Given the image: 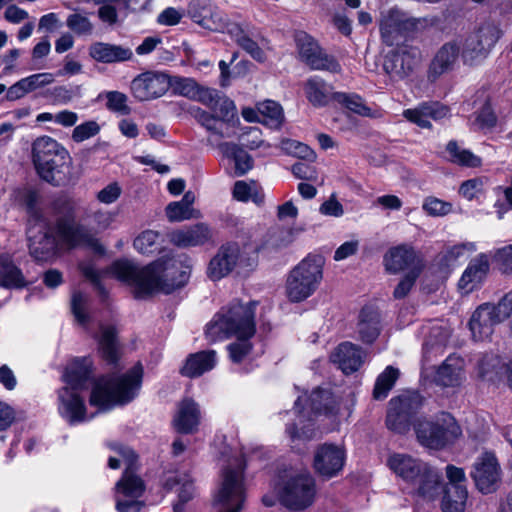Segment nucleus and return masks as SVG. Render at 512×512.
Returning <instances> with one entry per match:
<instances>
[{
	"instance_id": "338daca9",
	"label": "nucleus",
	"mask_w": 512,
	"mask_h": 512,
	"mask_svg": "<svg viewBox=\"0 0 512 512\" xmlns=\"http://www.w3.org/2000/svg\"><path fill=\"white\" fill-rule=\"evenodd\" d=\"M54 80V75L48 72L36 73L22 78L23 84L25 85L28 93L48 86L52 84Z\"/></svg>"
},
{
	"instance_id": "774afa93",
	"label": "nucleus",
	"mask_w": 512,
	"mask_h": 512,
	"mask_svg": "<svg viewBox=\"0 0 512 512\" xmlns=\"http://www.w3.org/2000/svg\"><path fill=\"white\" fill-rule=\"evenodd\" d=\"M492 258L501 272L512 273V244L496 249Z\"/></svg>"
},
{
	"instance_id": "0e129e2a",
	"label": "nucleus",
	"mask_w": 512,
	"mask_h": 512,
	"mask_svg": "<svg viewBox=\"0 0 512 512\" xmlns=\"http://www.w3.org/2000/svg\"><path fill=\"white\" fill-rule=\"evenodd\" d=\"M106 106L110 111L128 115L130 108L127 105V96L119 91H109L106 93Z\"/></svg>"
},
{
	"instance_id": "69168bd1",
	"label": "nucleus",
	"mask_w": 512,
	"mask_h": 512,
	"mask_svg": "<svg viewBox=\"0 0 512 512\" xmlns=\"http://www.w3.org/2000/svg\"><path fill=\"white\" fill-rule=\"evenodd\" d=\"M88 297L86 294L77 291L74 292L71 299V309L76 320L84 325L88 321V314L86 313V304Z\"/></svg>"
},
{
	"instance_id": "5fc2aeb1",
	"label": "nucleus",
	"mask_w": 512,
	"mask_h": 512,
	"mask_svg": "<svg viewBox=\"0 0 512 512\" xmlns=\"http://www.w3.org/2000/svg\"><path fill=\"white\" fill-rule=\"evenodd\" d=\"M399 377V370L393 366H387L377 377L373 395L375 399H384L394 386Z\"/></svg>"
},
{
	"instance_id": "c85d7f7f",
	"label": "nucleus",
	"mask_w": 512,
	"mask_h": 512,
	"mask_svg": "<svg viewBox=\"0 0 512 512\" xmlns=\"http://www.w3.org/2000/svg\"><path fill=\"white\" fill-rule=\"evenodd\" d=\"M478 374L486 381H497L507 378L512 388V361L505 362L497 354H485L478 362Z\"/></svg>"
},
{
	"instance_id": "c756f323",
	"label": "nucleus",
	"mask_w": 512,
	"mask_h": 512,
	"mask_svg": "<svg viewBox=\"0 0 512 512\" xmlns=\"http://www.w3.org/2000/svg\"><path fill=\"white\" fill-rule=\"evenodd\" d=\"M500 324L493 315L492 304L484 303L480 305L472 314L469 321V327L475 340H485L489 338L496 325Z\"/></svg>"
},
{
	"instance_id": "603ef678",
	"label": "nucleus",
	"mask_w": 512,
	"mask_h": 512,
	"mask_svg": "<svg viewBox=\"0 0 512 512\" xmlns=\"http://www.w3.org/2000/svg\"><path fill=\"white\" fill-rule=\"evenodd\" d=\"M260 119L265 125L277 129L284 120L283 109L281 105L272 100H266L258 104Z\"/></svg>"
},
{
	"instance_id": "473e14b6",
	"label": "nucleus",
	"mask_w": 512,
	"mask_h": 512,
	"mask_svg": "<svg viewBox=\"0 0 512 512\" xmlns=\"http://www.w3.org/2000/svg\"><path fill=\"white\" fill-rule=\"evenodd\" d=\"M416 253L412 245L399 244L387 250L383 257V264L389 273L397 274L409 268L415 261Z\"/></svg>"
},
{
	"instance_id": "a211bd4d",
	"label": "nucleus",
	"mask_w": 512,
	"mask_h": 512,
	"mask_svg": "<svg viewBox=\"0 0 512 512\" xmlns=\"http://www.w3.org/2000/svg\"><path fill=\"white\" fill-rule=\"evenodd\" d=\"M295 43L299 56L313 70H326L339 73L341 67L331 56L327 55L317 41L304 31L295 33Z\"/></svg>"
},
{
	"instance_id": "2f4dec72",
	"label": "nucleus",
	"mask_w": 512,
	"mask_h": 512,
	"mask_svg": "<svg viewBox=\"0 0 512 512\" xmlns=\"http://www.w3.org/2000/svg\"><path fill=\"white\" fill-rule=\"evenodd\" d=\"M227 34L255 61L262 63L266 60L265 49L268 47L266 40L262 39L260 42L254 40L239 24L228 25Z\"/></svg>"
},
{
	"instance_id": "0eeeda50",
	"label": "nucleus",
	"mask_w": 512,
	"mask_h": 512,
	"mask_svg": "<svg viewBox=\"0 0 512 512\" xmlns=\"http://www.w3.org/2000/svg\"><path fill=\"white\" fill-rule=\"evenodd\" d=\"M125 469L114 486L115 508L117 512H140L144 502L147 484L139 473L140 465L137 454L130 448H121Z\"/></svg>"
},
{
	"instance_id": "3c124183",
	"label": "nucleus",
	"mask_w": 512,
	"mask_h": 512,
	"mask_svg": "<svg viewBox=\"0 0 512 512\" xmlns=\"http://www.w3.org/2000/svg\"><path fill=\"white\" fill-rule=\"evenodd\" d=\"M99 348L102 357L110 364H115L119 358L118 342L116 331L111 326L101 327Z\"/></svg>"
},
{
	"instance_id": "2eb2a0df",
	"label": "nucleus",
	"mask_w": 512,
	"mask_h": 512,
	"mask_svg": "<svg viewBox=\"0 0 512 512\" xmlns=\"http://www.w3.org/2000/svg\"><path fill=\"white\" fill-rule=\"evenodd\" d=\"M420 21L396 8L381 13L379 30L383 43L387 46H399L417 30Z\"/></svg>"
},
{
	"instance_id": "680f3d73",
	"label": "nucleus",
	"mask_w": 512,
	"mask_h": 512,
	"mask_svg": "<svg viewBox=\"0 0 512 512\" xmlns=\"http://www.w3.org/2000/svg\"><path fill=\"white\" fill-rule=\"evenodd\" d=\"M447 338L448 333L446 330L439 325H433L429 328V336L423 344L424 354L427 355L434 348L441 352Z\"/></svg>"
},
{
	"instance_id": "412c9836",
	"label": "nucleus",
	"mask_w": 512,
	"mask_h": 512,
	"mask_svg": "<svg viewBox=\"0 0 512 512\" xmlns=\"http://www.w3.org/2000/svg\"><path fill=\"white\" fill-rule=\"evenodd\" d=\"M384 60V70L392 78L402 79L410 75L420 63L421 55L417 48L404 43L395 46Z\"/></svg>"
},
{
	"instance_id": "09e8293b",
	"label": "nucleus",
	"mask_w": 512,
	"mask_h": 512,
	"mask_svg": "<svg viewBox=\"0 0 512 512\" xmlns=\"http://www.w3.org/2000/svg\"><path fill=\"white\" fill-rule=\"evenodd\" d=\"M459 54V48L454 43L443 45L436 53L431 66L430 72L434 75H440L449 70L455 63Z\"/></svg>"
},
{
	"instance_id": "4be33fe9",
	"label": "nucleus",
	"mask_w": 512,
	"mask_h": 512,
	"mask_svg": "<svg viewBox=\"0 0 512 512\" xmlns=\"http://www.w3.org/2000/svg\"><path fill=\"white\" fill-rule=\"evenodd\" d=\"M213 234L209 225L197 223L166 233V239L179 248H191L205 245L212 240Z\"/></svg>"
},
{
	"instance_id": "7c9ffc66",
	"label": "nucleus",
	"mask_w": 512,
	"mask_h": 512,
	"mask_svg": "<svg viewBox=\"0 0 512 512\" xmlns=\"http://www.w3.org/2000/svg\"><path fill=\"white\" fill-rule=\"evenodd\" d=\"M446 476L449 480V483L444 487V490H450V492H454L455 496L458 497V500L456 501V505L453 508L449 505V502H446L444 506V512H464L466 500L468 497V492L465 485V472L462 468L448 465L446 467Z\"/></svg>"
},
{
	"instance_id": "a18cd8bd",
	"label": "nucleus",
	"mask_w": 512,
	"mask_h": 512,
	"mask_svg": "<svg viewBox=\"0 0 512 512\" xmlns=\"http://www.w3.org/2000/svg\"><path fill=\"white\" fill-rule=\"evenodd\" d=\"M380 333V317L376 310L365 307L361 310L357 324L358 338L364 343H372Z\"/></svg>"
},
{
	"instance_id": "37998d69",
	"label": "nucleus",
	"mask_w": 512,
	"mask_h": 512,
	"mask_svg": "<svg viewBox=\"0 0 512 512\" xmlns=\"http://www.w3.org/2000/svg\"><path fill=\"white\" fill-rule=\"evenodd\" d=\"M475 242H464L447 247L437 256V263L443 269H453L476 252Z\"/></svg>"
},
{
	"instance_id": "e2e57ef3",
	"label": "nucleus",
	"mask_w": 512,
	"mask_h": 512,
	"mask_svg": "<svg viewBox=\"0 0 512 512\" xmlns=\"http://www.w3.org/2000/svg\"><path fill=\"white\" fill-rule=\"evenodd\" d=\"M483 178H473L464 181L459 187V194L468 201L478 199L484 193Z\"/></svg>"
},
{
	"instance_id": "6e6d98bb",
	"label": "nucleus",
	"mask_w": 512,
	"mask_h": 512,
	"mask_svg": "<svg viewBox=\"0 0 512 512\" xmlns=\"http://www.w3.org/2000/svg\"><path fill=\"white\" fill-rule=\"evenodd\" d=\"M187 12L191 19L201 27H213V22L206 17L211 13L210 0H191Z\"/></svg>"
},
{
	"instance_id": "c03bdc74",
	"label": "nucleus",
	"mask_w": 512,
	"mask_h": 512,
	"mask_svg": "<svg viewBox=\"0 0 512 512\" xmlns=\"http://www.w3.org/2000/svg\"><path fill=\"white\" fill-rule=\"evenodd\" d=\"M217 147L225 159L234 163V174L236 176H242L252 169L253 160L251 156L237 144L222 142Z\"/></svg>"
},
{
	"instance_id": "49530a36",
	"label": "nucleus",
	"mask_w": 512,
	"mask_h": 512,
	"mask_svg": "<svg viewBox=\"0 0 512 512\" xmlns=\"http://www.w3.org/2000/svg\"><path fill=\"white\" fill-rule=\"evenodd\" d=\"M27 281L10 254L0 255V286L4 288H24Z\"/></svg>"
},
{
	"instance_id": "423d86ee",
	"label": "nucleus",
	"mask_w": 512,
	"mask_h": 512,
	"mask_svg": "<svg viewBox=\"0 0 512 512\" xmlns=\"http://www.w3.org/2000/svg\"><path fill=\"white\" fill-rule=\"evenodd\" d=\"M143 368L140 363L124 374H109L99 377L91 390L89 403L100 411L131 402L141 387Z\"/></svg>"
},
{
	"instance_id": "6e6552de",
	"label": "nucleus",
	"mask_w": 512,
	"mask_h": 512,
	"mask_svg": "<svg viewBox=\"0 0 512 512\" xmlns=\"http://www.w3.org/2000/svg\"><path fill=\"white\" fill-rule=\"evenodd\" d=\"M294 413L297 415L298 423L288 426L286 431L292 441L296 439L309 440L314 436V429L308 425H303L301 431L297 430L298 424H303L306 417L314 415H324L335 421L341 415L340 405L335 400L332 393L324 389L314 390L310 396L301 395L295 402Z\"/></svg>"
},
{
	"instance_id": "393cba45",
	"label": "nucleus",
	"mask_w": 512,
	"mask_h": 512,
	"mask_svg": "<svg viewBox=\"0 0 512 512\" xmlns=\"http://www.w3.org/2000/svg\"><path fill=\"white\" fill-rule=\"evenodd\" d=\"M202 413L199 404L190 397L183 398L177 405L172 424L182 434H193L199 429Z\"/></svg>"
},
{
	"instance_id": "de8ad7c7",
	"label": "nucleus",
	"mask_w": 512,
	"mask_h": 512,
	"mask_svg": "<svg viewBox=\"0 0 512 512\" xmlns=\"http://www.w3.org/2000/svg\"><path fill=\"white\" fill-rule=\"evenodd\" d=\"M445 157L459 166L476 168L481 166L482 160L470 150L463 148L456 141H449L445 149Z\"/></svg>"
},
{
	"instance_id": "ddd939ff",
	"label": "nucleus",
	"mask_w": 512,
	"mask_h": 512,
	"mask_svg": "<svg viewBox=\"0 0 512 512\" xmlns=\"http://www.w3.org/2000/svg\"><path fill=\"white\" fill-rule=\"evenodd\" d=\"M255 266V259L242 250L237 243L222 245L211 258L207 267V276L218 281L232 272L246 274Z\"/></svg>"
},
{
	"instance_id": "13d9d810",
	"label": "nucleus",
	"mask_w": 512,
	"mask_h": 512,
	"mask_svg": "<svg viewBox=\"0 0 512 512\" xmlns=\"http://www.w3.org/2000/svg\"><path fill=\"white\" fill-rule=\"evenodd\" d=\"M281 149L287 154L305 159L310 162H313L316 158L315 152L309 146L296 140H282Z\"/></svg>"
},
{
	"instance_id": "72a5a7b5",
	"label": "nucleus",
	"mask_w": 512,
	"mask_h": 512,
	"mask_svg": "<svg viewBox=\"0 0 512 512\" xmlns=\"http://www.w3.org/2000/svg\"><path fill=\"white\" fill-rule=\"evenodd\" d=\"M81 211L90 218V222L89 225H84L80 222L78 223L87 230L92 238V241L89 243H81L80 247L97 248L100 244L96 235L98 233L104 232L111 226L114 221V214L110 211L102 209L89 212L88 208L82 207L80 205V210L78 213Z\"/></svg>"
},
{
	"instance_id": "bb28decb",
	"label": "nucleus",
	"mask_w": 512,
	"mask_h": 512,
	"mask_svg": "<svg viewBox=\"0 0 512 512\" xmlns=\"http://www.w3.org/2000/svg\"><path fill=\"white\" fill-rule=\"evenodd\" d=\"M449 114V108L439 102H424L403 112V116L409 122L421 128H431V120L438 121L448 117Z\"/></svg>"
},
{
	"instance_id": "4468645a",
	"label": "nucleus",
	"mask_w": 512,
	"mask_h": 512,
	"mask_svg": "<svg viewBox=\"0 0 512 512\" xmlns=\"http://www.w3.org/2000/svg\"><path fill=\"white\" fill-rule=\"evenodd\" d=\"M235 462V466L230 464L223 469L220 486L214 495L220 512H240L245 502L244 467L238 460Z\"/></svg>"
},
{
	"instance_id": "5701e85b",
	"label": "nucleus",
	"mask_w": 512,
	"mask_h": 512,
	"mask_svg": "<svg viewBox=\"0 0 512 512\" xmlns=\"http://www.w3.org/2000/svg\"><path fill=\"white\" fill-rule=\"evenodd\" d=\"M386 465L396 477L408 485L415 482L416 478L421 476L429 466L410 454L399 452L389 454Z\"/></svg>"
},
{
	"instance_id": "ea45409f",
	"label": "nucleus",
	"mask_w": 512,
	"mask_h": 512,
	"mask_svg": "<svg viewBox=\"0 0 512 512\" xmlns=\"http://www.w3.org/2000/svg\"><path fill=\"white\" fill-rule=\"evenodd\" d=\"M189 278L187 267L179 261L162 263V294H170L183 287Z\"/></svg>"
},
{
	"instance_id": "aec40b11",
	"label": "nucleus",
	"mask_w": 512,
	"mask_h": 512,
	"mask_svg": "<svg viewBox=\"0 0 512 512\" xmlns=\"http://www.w3.org/2000/svg\"><path fill=\"white\" fill-rule=\"evenodd\" d=\"M471 477L481 493L495 492L501 480V469L495 455L491 452L482 453L473 465Z\"/></svg>"
},
{
	"instance_id": "a878e982",
	"label": "nucleus",
	"mask_w": 512,
	"mask_h": 512,
	"mask_svg": "<svg viewBox=\"0 0 512 512\" xmlns=\"http://www.w3.org/2000/svg\"><path fill=\"white\" fill-rule=\"evenodd\" d=\"M413 495L418 501L431 502L439 497L444 487L441 482V474L431 466L418 476L410 485Z\"/></svg>"
},
{
	"instance_id": "9d476101",
	"label": "nucleus",
	"mask_w": 512,
	"mask_h": 512,
	"mask_svg": "<svg viewBox=\"0 0 512 512\" xmlns=\"http://www.w3.org/2000/svg\"><path fill=\"white\" fill-rule=\"evenodd\" d=\"M111 273L133 289L136 298L152 295L160 285V263L158 260L139 267L133 261L121 259L111 265Z\"/></svg>"
},
{
	"instance_id": "864d4df0",
	"label": "nucleus",
	"mask_w": 512,
	"mask_h": 512,
	"mask_svg": "<svg viewBox=\"0 0 512 512\" xmlns=\"http://www.w3.org/2000/svg\"><path fill=\"white\" fill-rule=\"evenodd\" d=\"M335 101L347 108L349 111L364 117H376V113L368 107L363 99L357 94L338 92Z\"/></svg>"
},
{
	"instance_id": "6ab92c4d",
	"label": "nucleus",
	"mask_w": 512,
	"mask_h": 512,
	"mask_svg": "<svg viewBox=\"0 0 512 512\" xmlns=\"http://www.w3.org/2000/svg\"><path fill=\"white\" fill-rule=\"evenodd\" d=\"M346 462V450L343 446L324 443L317 447L313 457V468L316 474L325 479L339 475Z\"/></svg>"
},
{
	"instance_id": "4d7b16f0",
	"label": "nucleus",
	"mask_w": 512,
	"mask_h": 512,
	"mask_svg": "<svg viewBox=\"0 0 512 512\" xmlns=\"http://www.w3.org/2000/svg\"><path fill=\"white\" fill-rule=\"evenodd\" d=\"M134 248L139 253L147 256L159 253L158 233L151 230L144 231L134 240Z\"/></svg>"
},
{
	"instance_id": "bf43d9fd",
	"label": "nucleus",
	"mask_w": 512,
	"mask_h": 512,
	"mask_svg": "<svg viewBox=\"0 0 512 512\" xmlns=\"http://www.w3.org/2000/svg\"><path fill=\"white\" fill-rule=\"evenodd\" d=\"M66 26L77 35H91L94 30L90 19L79 12L68 15Z\"/></svg>"
},
{
	"instance_id": "052dcab7",
	"label": "nucleus",
	"mask_w": 512,
	"mask_h": 512,
	"mask_svg": "<svg viewBox=\"0 0 512 512\" xmlns=\"http://www.w3.org/2000/svg\"><path fill=\"white\" fill-rule=\"evenodd\" d=\"M452 208V203L433 196L426 197L422 204L425 213L432 217L446 216L452 212Z\"/></svg>"
},
{
	"instance_id": "cd10ccee",
	"label": "nucleus",
	"mask_w": 512,
	"mask_h": 512,
	"mask_svg": "<svg viewBox=\"0 0 512 512\" xmlns=\"http://www.w3.org/2000/svg\"><path fill=\"white\" fill-rule=\"evenodd\" d=\"M365 358L366 353L350 342L339 344L330 355L331 362L345 374L357 371L364 363Z\"/></svg>"
},
{
	"instance_id": "8fccbe9b",
	"label": "nucleus",
	"mask_w": 512,
	"mask_h": 512,
	"mask_svg": "<svg viewBox=\"0 0 512 512\" xmlns=\"http://www.w3.org/2000/svg\"><path fill=\"white\" fill-rule=\"evenodd\" d=\"M233 197L237 201L248 202L260 205L264 201V195L261 187L255 181H236L233 187Z\"/></svg>"
},
{
	"instance_id": "f3484780",
	"label": "nucleus",
	"mask_w": 512,
	"mask_h": 512,
	"mask_svg": "<svg viewBox=\"0 0 512 512\" xmlns=\"http://www.w3.org/2000/svg\"><path fill=\"white\" fill-rule=\"evenodd\" d=\"M422 399L417 392L408 391L389 401L386 416L387 428L396 434L410 430L411 419L421 407Z\"/></svg>"
},
{
	"instance_id": "f03ea898",
	"label": "nucleus",
	"mask_w": 512,
	"mask_h": 512,
	"mask_svg": "<svg viewBox=\"0 0 512 512\" xmlns=\"http://www.w3.org/2000/svg\"><path fill=\"white\" fill-rule=\"evenodd\" d=\"M166 83L174 94L201 102L213 112L208 113L197 106H191L189 113L211 135L220 138L238 136L237 109L235 103L217 90L199 85L191 78L171 77L162 72V84Z\"/></svg>"
},
{
	"instance_id": "20e7f679",
	"label": "nucleus",
	"mask_w": 512,
	"mask_h": 512,
	"mask_svg": "<svg viewBox=\"0 0 512 512\" xmlns=\"http://www.w3.org/2000/svg\"><path fill=\"white\" fill-rule=\"evenodd\" d=\"M317 495V483L310 472L289 469L271 480L261 502L266 507L279 504L288 512H306L316 502Z\"/></svg>"
},
{
	"instance_id": "7ed1b4c3",
	"label": "nucleus",
	"mask_w": 512,
	"mask_h": 512,
	"mask_svg": "<svg viewBox=\"0 0 512 512\" xmlns=\"http://www.w3.org/2000/svg\"><path fill=\"white\" fill-rule=\"evenodd\" d=\"M256 302L242 303L234 301L222 308L206 325V339L215 343L229 337L236 341L227 346L232 362L240 363L250 353V339L256 332L255 324Z\"/></svg>"
},
{
	"instance_id": "f257e3e1",
	"label": "nucleus",
	"mask_w": 512,
	"mask_h": 512,
	"mask_svg": "<svg viewBox=\"0 0 512 512\" xmlns=\"http://www.w3.org/2000/svg\"><path fill=\"white\" fill-rule=\"evenodd\" d=\"M80 201L61 196L52 203L54 221L30 224L27 241L30 255L40 262L51 260L61 249H75L92 241L90 234L77 221Z\"/></svg>"
},
{
	"instance_id": "1a4fd4ad",
	"label": "nucleus",
	"mask_w": 512,
	"mask_h": 512,
	"mask_svg": "<svg viewBox=\"0 0 512 512\" xmlns=\"http://www.w3.org/2000/svg\"><path fill=\"white\" fill-rule=\"evenodd\" d=\"M325 259L319 254H309L287 275L285 294L289 301L299 303L312 296L323 279Z\"/></svg>"
},
{
	"instance_id": "f8f14e48",
	"label": "nucleus",
	"mask_w": 512,
	"mask_h": 512,
	"mask_svg": "<svg viewBox=\"0 0 512 512\" xmlns=\"http://www.w3.org/2000/svg\"><path fill=\"white\" fill-rule=\"evenodd\" d=\"M69 159L68 151L49 136L37 138L32 144V161L38 175L48 183H54L56 174Z\"/></svg>"
},
{
	"instance_id": "4c0bfd02",
	"label": "nucleus",
	"mask_w": 512,
	"mask_h": 512,
	"mask_svg": "<svg viewBox=\"0 0 512 512\" xmlns=\"http://www.w3.org/2000/svg\"><path fill=\"white\" fill-rule=\"evenodd\" d=\"M216 364L217 354L215 350L201 351L190 354L180 372L183 376L196 378L212 370Z\"/></svg>"
},
{
	"instance_id": "79ce46f5",
	"label": "nucleus",
	"mask_w": 512,
	"mask_h": 512,
	"mask_svg": "<svg viewBox=\"0 0 512 512\" xmlns=\"http://www.w3.org/2000/svg\"><path fill=\"white\" fill-rule=\"evenodd\" d=\"M165 485L168 488L179 485V500L174 504L173 512H190V508L186 506V503L192 500L196 494V489L190 475L185 473L178 476H166Z\"/></svg>"
},
{
	"instance_id": "c9c22d12",
	"label": "nucleus",
	"mask_w": 512,
	"mask_h": 512,
	"mask_svg": "<svg viewBox=\"0 0 512 512\" xmlns=\"http://www.w3.org/2000/svg\"><path fill=\"white\" fill-rule=\"evenodd\" d=\"M131 92L139 101L158 98L160 92V74L146 71L136 76L131 82Z\"/></svg>"
},
{
	"instance_id": "e433bc0d",
	"label": "nucleus",
	"mask_w": 512,
	"mask_h": 512,
	"mask_svg": "<svg viewBox=\"0 0 512 512\" xmlns=\"http://www.w3.org/2000/svg\"><path fill=\"white\" fill-rule=\"evenodd\" d=\"M89 55L97 62L116 63L131 60L133 51L129 47L97 42L90 46Z\"/></svg>"
},
{
	"instance_id": "dca6fc26",
	"label": "nucleus",
	"mask_w": 512,
	"mask_h": 512,
	"mask_svg": "<svg viewBox=\"0 0 512 512\" xmlns=\"http://www.w3.org/2000/svg\"><path fill=\"white\" fill-rule=\"evenodd\" d=\"M503 35L500 27L486 22L471 32L465 39L462 58L467 65H476L489 55L490 51Z\"/></svg>"
},
{
	"instance_id": "9b49d317",
	"label": "nucleus",
	"mask_w": 512,
	"mask_h": 512,
	"mask_svg": "<svg viewBox=\"0 0 512 512\" xmlns=\"http://www.w3.org/2000/svg\"><path fill=\"white\" fill-rule=\"evenodd\" d=\"M414 430L418 442L433 450H441L452 445L462 434L454 417L446 412L417 421Z\"/></svg>"
},
{
	"instance_id": "a19ab883",
	"label": "nucleus",
	"mask_w": 512,
	"mask_h": 512,
	"mask_svg": "<svg viewBox=\"0 0 512 512\" xmlns=\"http://www.w3.org/2000/svg\"><path fill=\"white\" fill-rule=\"evenodd\" d=\"M195 200V194L191 191H187L180 201H175L167 205L165 209L167 218L171 222H182L200 218V211L193 207Z\"/></svg>"
},
{
	"instance_id": "f704fd0d",
	"label": "nucleus",
	"mask_w": 512,
	"mask_h": 512,
	"mask_svg": "<svg viewBox=\"0 0 512 512\" xmlns=\"http://www.w3.org/2000/svg\"><path fill=\"white\" fill-rule=\"evenodd\" d=\"M304 93L308 102L313 107L322 108L327 106L332 100H335L337 92H334L333 86L321 77L312 76L304 84Z\"/></svg>"
},
{
	"instance_id": "39448f33",
	"label": "nucleus",
	"mask_w": 512,
	"mask_h": 512,
	"mask_svg": "<svg viewBox=\"0 0 512 512\" xmlns=\"http://www.w3.org/2000/svg\"><path fill=\"white\" fill-rule=\"evenodd\" d=\"M92 374L89 357L75 358L66 367L63 380L66 386L58 394V412L70 425L85 422L93 417L86 414V406L79 393L88 388Z\"/></svg>"
},
{
	"instance_id": "b1692460",
	"label": "nucleus",
	"mask_w": 512,
	"mask_h": 512,
	"mask_svg": "<svg viewBox=\"0 0 512 512\" xmlns=\"http://www.w3.org/2000/svg\"><path fill=\"white\" fill-rule=\"evenodd\" d=\"M489 267L487 254L480 253L473 258L468 263L458 281L457 286L459 292L463 295H467L479 289L488 275Z\"/></svg>"
},
{
	"instance_id": "58836bf2",
	"label": "nucleus",
	"mask_w": 512,
	"mask_h": 512,
	"mask_svg": "<svg viewBox=\"0 0 512 512\" xmlns=\"http://www.w3.org/2000/svg\"><path fill=\"white\" fill-rule=\"evenodd\" d=\"M464 380V360L458 356H449L438 368L435 382L444 387H454Z\"/></svg>"
}]
</instances>
